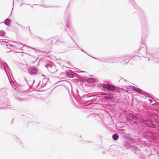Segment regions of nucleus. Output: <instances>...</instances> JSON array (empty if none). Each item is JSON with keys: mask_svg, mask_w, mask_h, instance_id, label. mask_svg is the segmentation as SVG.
Instances as JSON below:
<instances>
[{"mask_svg": "<svg viewBox=\"0 0 159 159\" xmlns=\"http://www.w3.org/2000/svg\"><path fill=\"white\" fill-rule=\"evenodd\" d=\"M153 118L155 124L152 120L149 119L143 120L140 123L141 127L139 128V131L142 135L147 139H153L154 136L152 132L146 131L147 129L146 127L157 129V127L159 128V113L155 114Z\"/></svg>", "mask_w": 159, "mask_h": 159, "instance_id": "nucleus-1", "label": "nucleus"}, {"mask_svg": "<svg viewBox=\"0 0 159 159\" xmlns=\"http://www.w3.org/2000/svg\"><path fill=\"white\" fill-rule=\"evenodd\" d=\"M85 80L86 81L88 85L94 88L98 87L102 89H116L117 87L114 85L109 84L107 82L103 83H96V80L93 78L85 77Z\"/></svg>", "mask_w": 159, "mask_h": 159, "instance_id": "nucleus-2", "label": "nucleus"}, {"mask_svg": "<svg viewBox=\"0 0 159 159\" xmlns=\"http://www.w3.org/2000/svg\"><path fill=\"white\" fill-rule=\"evenodd\" d=\"M135 141V140L133 138H130L123 143V145L126 149L131 148L135 154L139 155L141 153L143 146L139 144L132 145V144Z\"/></svg>", "mask_w": 159, "mask_h": 159, "instance_id": "nucleus-3", "label": "nucleus"}, {"mask_svg": "<svg viewBox=\"0 0 159 159\" xmlns=\"http://www.w3.org/2000/svg\"><path fill=\"white\" fill-rule=\"evenodd\" d=\"M139 16L141 23L142 33H146L148 30V26L145 14L143 12L141 11Z\"/></svg>", "mask_w": 159, "mask_h": 159, "instance_id": "nucleus-4", "label": "nucleus"}, {"mask_svg": "<svg viewBox=\"0 0 159 159\" xmlns=\"http://www.w3.org/2000/svg\"><path fill=\"white\" fill-rule=\"evenodd\" d=\"M104 91H105L104 93H102L103 95H108L106 96L107 97L110 98H114L115 97H120V94L119 90H116V94L114 93L115 92L113 91L114 90H104Z\"/></svg>", "mask_w": 159, "mask_h": 159, "instance_id": "nucleus-5", "label": "nucleus"}, {"mask_svg": "<svg viewBox=\"0 0 159 159\" xmlns=\"http://www.w3.org/2000/svg\"><path fill=\"white\" fill-rule=\"evenodd\" d=\"M68 91L70 94H71L72 95L73 97L75 99L77 98L78 97L80 98H88L92 97L90 96H89L88 94L81 95L79 93L78 90H68Z\"/></svg>", "mask_w": 159, "mask_h": 159, "instance_id": "nucleus-6", "label": "nucleus"}, {"mask_svg": "<svg viewBox=\"0 0 159 159\" xmlns=\"http://www.w3.org/2000/svg\"><path fill=\"white\" fill-rule=\"evenodd\" d=\"M14 97L18 101H23V99L20 97L24 94V93H22L21 90H14Z\"/></svg>", "mask_w": 159, "mask_h": 159, "instance_id": "nucleus-7", "label": "nucleus"}, {"mask_svg": "<svg viewBox=\"0 0 159 159\" xmlns=\"http://www.w3.org/2000/svg\"><path fill=\"white\" fill-rule=\"evenodd\" d=\"M130 58V57L128 55L118 57V62L120 63H123L124 64H126L129 61Z\"/></svg>", "mask_w": 159, "mask_h": 159, "instance_id": "nucleus-8", "label": "nucleus"}, {"mask_svg": "<svg viewBox=\"0 0 159 159\" xmlns=\"http://www.w3.org/2000/svg\"><path fill=\"white\" fill-rule=\"evenodd\" d=\"M65 30L70 37V38L72 40L73 39L71 38V35L74 36L75 35V32L74 30L68 27L67 26L65 28Z\"/></svg>", "mask_w": 159, "mask_h": 159, "instance_id": "nucleus-9", "label": "nucleus"}, {"mask_svg": "<svg viewBox=\"0 0 159 159\" xmlns=\"http://www.w3.org/2000/svg\"><path fill=\"white\" fill-rule=\"evenodd\" d=\"M138 52L139 54L144 57H145L147 56L146 52H147V49L145 47H141L139 49Z\"/></svg>", "mask_w": 159, "mask_h": 159, "instance_id": "nucleus-10", "label": "nucleus"}, {"mask_svg": "<svg viewBox=\"0 0 159 159\" xmlns=\"http://www.w3.org/2000/svg\"><path fill=\"white\" fill-rule=\"evenodd\" d=\"M126 118L129 120H131L133 122L135 123L137 120L136 116L132 113H129L128 114Z\"/></svg>", "mask_w": 159, "mask_h": 159, "instance_id": "nucleus-11", "label": "nucleus"}, {"mask_svg": "<svg viewBox=\"0 0 159 159\" xmlns=\"http://www.w3.org/2000/svg\"><path fill=\"white\" fill-rule=\"evenodd\" d=\"M5 63L6 64V66L2 62L0 61V69L2 70H4L7 75H8L7 73L6 70V68H9V67L7 64L5 62Z\"/></svg>", "mask_w": 159, "mask_h": 159, "instance_id": "nucleus-12", "label": "nucleus"}, {"mask_svg": "<svg viewBox=\"0 0 159 159\" xmlns=\"http://www.w3.org/2000/svg\"><path fill=\"white\" fill-rule=\"evenodd\" d=\"M29 73L31 75H34L37 72V69L35 67H31L28 69Z\"/></svg>", "mask_w": 159, "mask_h": 159, "instance_id": "nucleus-13", "label": "nucleus"}, {"mask_svg": "<svg viewBox=\"0 0 159 159\" xmlns=\"http://www.w3.org/2000/svg\"><path fill=\"white\" fill-rule=\"evenodd\" d=\"M123 87L125 88H126L127 89H140L139 88L131 85H126L125 86H123Z\"/></svg>", "mask_w": 159, "mask_h": 159, "instance_id": "nucleus-14", "label": "nucleus"}, {"mask_svg": "<svg viewBox=\"0 0 159 159\" xmlns=\"http://www.w3.org/2000/svg\"><path fill=\"white\" fill-rule=\"evenodd\" d=\"M51 43L52 44H54L56 43H57V38H52L51 39Z\"/></svg>", "mask_w": 159, "mask_h": 159, "instance_id": "nucleus-15", "label": "nucleus"}, {"mask_svg": "<svg viewBox=\"0 0 159 159\" xmlns=\"http://www.w3.org/2000/svg\"><path fill=\"white\" fill-rule=\"evenodd\" d=\"M19 43V44L17 45V46H16V45H14V46H12V45H11V46L12 47H13L14 48H22L24 46L23 45V44H22V43Z\"/></svg>", "mask_w": 159, "mask_h": 159, "instance_id": "nucleus-16", "label": "nucleus"}, {"mask_svg": "<svg viewBox=\"0 0 159 159\" xmlns=\"http://www.w3.org/2000/svg\"><path fill=\"white\" fill-rule=\"evenodd\" d=\"M112 138L114 140H117L119 138V136L117 134L115 133L112 135Z\"/></svg>", "mask_w": 159, "mask_h": 159, "instance_id": "nucleus-17", "label": "nucleus"}, {"mask_svg": "<svg viewBox=\"0 0 159 159\" xmlns=\"http://www.w3.org/2000/svg\"><path fill=\"white\" fill-rule=\"evenodd\" d=\"M66 75L69 78H73L74 77V75L73 73L69 72H66Z\"/></svg>", "mask_w": 159, "mask_h": 159, "instance_id": "nucleus-18", "label": "nucleus"}, {"mask_svg": "<svg viewBox=\"0 0 159 159\" xmlns=\"http://www.w3.org/2000/svg\"><path fill=\"white\" fill-rule=\"evenodd\" d=\"M11 20L10 19L7 18L4 21V24L7 26H9L10 25V22Z\"/></svg>", "mask_w": 159, "mask_h": 159, "instance_id": "nucleus-19", "label": "nucleus"}, {"mask_svg": "<svg viewBox=\"0 0 159 159\" xmlns=\"http://www.w3.org/2000/svg\"><path fill=\"white\" fill-rule=\"evenodd\" d=\"M118 57H112V63H117L118 62Z\"/></svg>", "mask_w": 159, "mask_h": 159, "instance_id": "nucleus-20", "label": "nucleus"}, {"mask_svg": "<svg viewBox=\"0 0 159 159\" xmlns=\"http://www.w3.org/2000/svg\"><path fill=\"white\" fill-rule=\"evenodd\" d=\"M105 62L112 63V57L104 58Z\"/></svg>", "mask_w": 159, "mask_h": 159, "instance_id": "nucleus-21", "label": "nucleus"}, {"mask_svg": "<svg viewBox=\"0 0 159 159\" xmlns=\"http://www.w3.org/2000/svg\"><path fill=\"white\" fill-rule=\"evenodd\" d=\"M135 91H136L137 92L139 93H143L145 94H146L147 93L145 91H144L143 90H133Z\"/></svg>", "mask_w": 159, "mask_h": 159, "instance_id": "nucleus-22", "label": "nucleus"}, {"mask_svg": "<svg viewBox=\"0 0 159 159\" xmlns=\"http://www.w3.org/2000/svg\"><path fill=\"white\" fill-rule=\"evenodd\" d=\"M64 21H65V23L66 24V26H67V23L69 21V19L67 17H65L64 18Z\"/></svg>", "mask_w": 159, "mask_h": 159, "instance_id": "nucleus-23", "label": "nucleus"}, {"mask_svg": "<svg viewBox=\"0 0 159 159\" xmlns=\"http://www.w3.org/2000/svg\"><path fill=\"white\" fill-rule=\"evenodd\" d=\"M72 40L75 43V44H76V47H75V48H79L82 52H83L84 53L85 52L84 51V50L83 49H82L81 48H80V47H79V46H78V45L77 44V43H76V42H75V41L73 39H72Z\"/></svg>", "mask_w": 159, "mask_h": 159, "instance_id": "nucleus-24", "label": "nucleus"}, {"mask_svg": "<svg viewBox=\"0 0 159 159\" xmlns=\"http://www.w3.org/2000/svg\"><path fill=\"white\" fill-rule=\"evenodd\" d=\"M64 43V40L63 39H62L61 38H60L59 39H57V43L58 44L59 43Z\"/></svg>", "mask_w": 159, "mask_h": 159, "instance_id": "nucleus-25", "label": "nucleus"}, {"mask_svg": "<svg viewBox=\"0 0 159 159\" xmlns=\"http://www.w3.org/2000/svg\"><path fill=\"white\" fill-rule=\"evenodd\" d=\"M5 32L3 30H1L0 31V36H5Z\"/></svg>", "mask_w": 159, "mask_h": 159, "instance_id": "nucleus-26", "label": "nucleus"}, {"mask_svg": "<svg viewBox=\"0 0 159 159\" xmlns=\"http://www.w3.org/2000/svg\"><path fill=\"white\" fill-rule=\"evenodd\" d=\"M127 80H124V79H121L119 80V82L120 83H125L126 82Z\"/></svg>", "mask_w": 159, "mask_h": 159, "instance_id": "nucleus-27", "label": "nucleus"}, {"mask_svg": "<svg viewBox=\"0 0 159 159\" xmlns=\"http://www.w3.org/2000/svg\"><path fill=\"white\" fill-rule=\"evenodd\" d=\"M123 157V155L122 154H119L118 155L117 159H121Z\"/></svg>", "mask_w": 159, "mask_h": 159, "instance_id": "nucleus-28", "label": "nucleus"}, {"mask_svg": "<svg viewBox=\"0 0 159 159\" xmlns=\"http://www.w3.org/2000/svg\"><path fill=\"white\" fill-rule=\"evenodd\" d=\"M97 60L98 61L100 62H105L104 58L102 59H100L97 58Z\"/></svg>", "mask_w": 159, "mask_h": 159, "instance_id": "nucleus-29", "label": "nucleus"}, {"mask_svg": "<svg viewBox=\"0 0 159 159\" xmlns=\"http://www.w3.org/2000/svg\"><path fill=\"white\" fill-rule=\"evenodd\" d=\"M45 90H33L32 91H30V92L31 93L33 91H36V92H43Z\"/></svg>", "mask_w": 159, "mask_h": 159, "instance_id": "nucleus-30", "label": "nucleus"}, {"mask_svg": "<svg viewBox=\"0 0 159 159\" xmlns=\"http://www.w3.org/2000/svg\"><path fill=\"white\" fill-rule=\"evenodd\" d=\"M6 108H7V109L9 108V109H12V110L14 109V108L13 107H6Z\"/></svg>", "mask_w": 159, "mask_h": 159, "instance_id": "nucleus-31", "label": "nucleus"}, {"mask_svg": "<svg viewBox=\"0 0 159 159\" xmlns=\"http://www.w3.org/2000/svg\"><path fill=\"white\" fill-rule=\"evenodd\" d=\"M7 104H6V103H4L3 104V105H6L7 107L9 106L7 105H9V104L8 103V102H7Z\"/></svg>", "mask_w": 159, "mask_h": 159, "instance_id": "nucleus-32", "label": "nucleus"}, {"mask_svg": "<svg viewBox=\"0 0 159 159\" xmlns=\"http://www.w3.org/2000/svg\"><path fill=\"white\" fill-rule=\"evenodd\" d=\"M89 56H90V57H92V58H93V59H96V60H97V58H95V57H92V56H90V55H89Z\"/></svg>", "mask_w": 159, "mask_h": 159, "instance_id": "nucleus-33", "label": "nucleus"}, {"mask_svg": "<svg viewBox=\"0 0 159 159\" xmlns=\"http://www.w3.org/2000/svg\"><path fill=\"white\" fill-rule=\"evenodd\" d=\"M49 65H46L45 66V67H46L47 68H48V67L49 66ZM50 67H51V66H49Z\"/></svg>", "mask_w": 159, "mask_h": 159, "instance_id": "nucleus-34", "label": "nucleus"}, {"mask_svg": "<svg viewBox=\"0 0 159 159\" xmlns=\"http://www.w3.org/2000/svg\"><path fill=\"white\" fill-rule=\"evenodd\" d=\"M14 42L15 43H18L16 41H14Z\"/></svg>", "mask_w": 159, "mask_h": 159, "instance_id": "nucleus-35", "label": "nucleus"}, {"mask_svg": "<svg viewBox=\"0 0 159 159\" xmlns=\"http://www.w3.org/2000/svg\"><path fill=\"white\" fill-rule=\"evenodd\" d=\"M25 4V3H22V4H21V6H22L23 4Z\"/></svg>", "mask_w": 159, "mask_h": 159, "instance_id": "nucleus-36", "label": "nucleus"}, {"mask_svg": "<svg viewBox=\"0 0 159 159\" xmlns=\"http://www.w3.org/2000/svg\"><path fill=\"white\" fill-rule=\"evenodd\" d=\"M12 10H13V8H12ZM12 11H11V13L10 15V16H11V13H12Z\"/></svg>", "mask_w": 159, "mask_h": 159, "instance_id": "nucleus-37", "label": "nucleus"}, {"mask_svg": "<svg viewBox=\"0 0 159 159\" xmlns=\"http://www.w3.org/2000/svg\"><path fill=\"white\" fill-rule=\"evenodd\" d=\"M124 91H126V92H128V90H124Z\"/></svg>", "mask_w": 159, "mask_h": 159, "instance_id": "nucleus-38", "label": "nucleus"}, {"mask_svg": "<svg viewBox=\"0 0 159 159\" xmlns=\"http://www.w3.org/2000/svg\"><path fill=\"white\" fill-rule=\"evenodd\" d=\"M86 54H87L89 56V54H88L87 53H86V52H84Z\"/></svg>", "mask_w": 159, "mask_h": 159, "instance_id": "nucleus-39", "label": "nucleus"}, {"mask_svg": "<svg viewBox=\"0 0 159 159\" xmlns=\"http://www.w3.org/2000/svg\"><path fill=\"white\" fill-rule=\"evenodd\" d=\"M13 5H14V0H13Z\"/></svg>", "mask_w": 159, "mask_h": 159, "instance_id": "nucleus-40", "label": "nucleus"}, {"mask_svg": "<svg viewBox=\"0 0 159 159\" xmlns=\"http://www.w3.org/2000/svg\"><path fill=\"white\" fill-rule=\"evenodd\" d=\"M82 72H85V71H82Z\"/></svg>", "mask_w": 159, "mask_h": 159, "instance_id": "nucleus-41", "label": "nucleus"}, {"mask_svg": "<svg viewBox=\"0 0 159 159\" xmlns=\"http://www.w3.org/2000/svg\"><path fill=\"white\" fill-rule=\"evenodd\" d=\"M148 61L150 60V59H149V58H148Z\"/></svg>", "mask_w": 159, "mask_h": 159, "instance_id": "nucleus-42", "label": "nucleus"}, {"mask_svg": "<svg viewBox=\"0 0 159 159\" xmlns=\"http://www.w3.org/2000/svg\"><path fill=\"white\" fill-rule=\"evenodd\" d=\"M27 47H28V48H30V47L29 46H27Z\"/></svg>", "mask_w": 159, "mask_h": 159, "instance_id": "nucleus-43", "label": "nucleus"}, {"mask_svg": "<svg viewBox=\"0 0 159 159\" xmlns=\"http://www.w3.org/2000/svg\"><path fill=\"white\" fill-rule=\"evenodd\" d=\"M15 89L16 90V89H17L16 88H15Z\"/></svg>", "mask_w": 159, "mask_h": 159, "instance_id": "nucleus-44", "label": "nucleus"}, {"mask_svg": "<svg viewBox=\"0 0 159 159\" xmlns=\"http://www.w3.org/2000/svg\"><path fill=\"white\" fill-rule=\"evenodd\" d=\"M32 49H34V48H31Z\"/></svg>", "mask_w": 159, "mask_h": 159, "instance_id": "nucleus-45", "label": "nucleus"}, {"mask_svg": "<svg viewBox=\"0 0 159 159\" xmlns=\"http://www.w3.org/2000/svg\"><path fill=\"white\" fill-rule=\"evenodd\" d=\"M45 85H45H43V86H44Z\"/></svg>", "mask_w": 159, "mask_h": 159, "instance_id": "nucleus-46", "label": "nucleus"}, {"mask_svg": "<svg viewBox=\"0 0 159 159\" xmlns=\"http://www.w3.org/2000/svg\"><path fill=\"white\" fill-rule=\"evenodd\" d=\"M120 89L122 90V89Z\"/></svg>", "mask_w": 159, "mask_h": 159, "instance_id": "nucleus-47", "label": "nucleus"}, {"mask_svg": "<svg viewBox=\"0 0 159 159\" xmlns=\"http://www.w3.org/2000/svg\"><path fill=\"white\" fill-rule=\"evenodd\" d=\"M143 39V37H142V39Z\"/></svg>", "mask_w": 159, "mask_h": 159, "instance_id": "nucleus-48", "label": "nucleus"}, {"mask_svg": "<svg viewBox=\"0 0 159 159\" xmlns=\"http://www.w3.org/2000/svg\"><path fill=\"white\" fill-rule=\"evenodd\" d=\"M92 107V106H90V107Z\"/></svg>", "mask_w": 159, "mask_h": 159, "instance_id": "nucleus-49", "label": "nucleus"}, {"mask_svg": "<svg viewBox=\"0 0 159 159\" xmlns=\"http://www.w3.org/2000/svg\"><path fill=\"white\" fill-rule=\"evenodd\" d=\"M42 76H44V75H42Z\"/></svg>", "mask_w": 159, "mask_h": 159, "instance_id": "nucleus-50", "label": "nucleus"}, {"mask_svg": "<svg viewBox=\"0 0 159 159\" xmlns=\"http://www.w3.org/2000/svg\"><path fill=\"white\" fill-rule=\"evenodd\" d=\"M16 138H17V139H18V138L17 137Z\"/></svg>", "mask_w": 159, "mask_h": 159, "instance_id": "nucleus-51", "label": "nucleus"}, {"mask_svg": "<svg viewBox=\"0 0 159 159\" xmlns=\"http://www.w3.org/2000/svg\"><path fill=\"white\" fill-rule=\"evenodd\" d=\"M10 107H11V105H10Z\"/></svg>", "mask_w": 159, "mask_h": 159, "instance_id": "nucleus-52", "label": "nucleus"}, {"mask_svg": "<svg viewBox=\"0 0 159 159\" xmlns=\"http://www.w3.org/2000/svg\"><path fill=\"white\" fill-rule=\"evenodd\" d=\"M10 107H11V105H10Z\"/></svg>", "mask_w": 159, "mask_h": 159, "instance_id": "nucleus-53", "label": "nucleus"}]
</instances>
